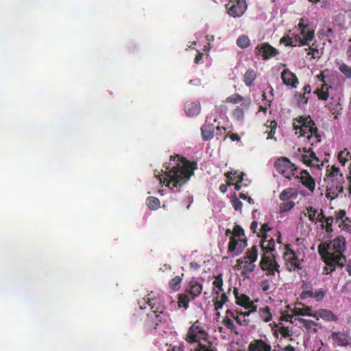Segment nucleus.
I'll return each mask as SVG.
<instances>
[{"instance_id": "nucleus-40", "label": "nucleus", "mask_w": 351, "mask_h": 351, "mask_svg": "<svg viewBox=\"0 0 351 351\" xmlns=\"http://www.w3.org/2000/svg\"><path fill=\"white\" fill-rule=\"evenodd\" d=\"M311 307L306 306L303 307V308H296L295 309V313L293 314L298 316H310L314 317V314L311 313Z\"/></svg>"}, {"instance_id": "nucleus-7", "label": "nucleus", "mask_w": 351, "mask_h": 351, "mask_svg": "<svg viewBox=\"0 0 351 351\" xmlns=\"http://www.w3.org/2000/svg\"><path fill=\"white\" fill-rule=\"evenodd\" d=\"M186 341L189 343H197L196 346L199 344L207 346L208 343H212L208 341V333L200 326L198 320L193 322V324L188 329Z\"/></svg>"}, {"instance_id": "nucleus-43", "label": "nucleus", "mask_w": 351, "mask_h": 351, "mask_svg": "<svg viewBox=\"0 0 351 351\" xmlns=\"http://www.w3.org/2000/svg\"><path fill=\"white\" fill-rule=\"evenodd\" d=\"M294 207V202L291 200L283 201V203L280 204V213H287Z\"/></svg>"}, {"instance_id": "nucleus-55", "label": "nucleus", "mask_w": 351, "mask_h": 351, "mask_svg": "<svg viewBox=\"0 0 351 351\" xmlns=\"http://www.w3.org/2000/svg\"><path fill=\"white\" fill-rule=\"evenodd\" d=\"M212 285L215 288H221L223 286L222 276L221 274L217 276L215 278V281L212 282Z\"/></svg>"}, {"instance_id": "nucleus-32", "label": "nucleus", "mask_w": 351, "mask_h": 351, "mask_svg": "<svg viewBox=\"0 0 351 351\" xmlns=\"http://www.w3.org/2000/svg\"><path fill=\"white\" fill-rule=\"evenodd\" d=\"M230 316L234 320L236 321V323L240 326H247L248 323H250V320L245 319V317L241 318L238 315H234V312L228 309L226 311V316Z\"/></svg>"}, {"instance_id": "nucleus-53", "label": "nucleus", "mask_w": 351, "mask_h": 351, "mask_svg": "<svg viewBox=\"0 0 351 351\" xmlns=\"http://www.w3.org/2000/svg\"><path fill=\"white\" fill-rule=\"evenodd\" d=\"M350 155V152H348L346 149H343L341 151V152L339 153V161L341 162V164L343 165V166L345 165V164L347 162V156Z\"/></svg>"}, {"instance_id": "nucleus-28", "label": "nucleus", "mask_w": 351, "mask_h": 351, "mask_svg": "<svg viewBox=\"0 0 351 351\" xmlns=\"http://www.w3.org/2000/svg\"><path fill=\"white\" fill-rule=\"evenodd\" d=\"M256 79V73L254 70H248L244 75H243V82L247 87H251L254 84V80Z\"/></svg>"}, {"instance_id": "nucleus-21", "label": "nucleus", "mask_w": 351, "mask_h": 351, "mask_svg": "<svg viewBox=\"0 0 351 351\" xmlns=\"http://www.w3.org/2000/svg\"><path fill=\"white\" fill-rule=\"evenodd\" d=\"M184 112L189 117L197 116L200 112V104L197 101H187L184 104Z\"/></svg>"}, {"instance_id": "nucleus-58", "label": "nucleus", "mask_w": 351, "mask_h": 351, "mask_svg": "<svg viewBox=\"0 0 351 351\" xmlns=\"http://www.w3.org/2000/svg\"><path fill=\"white\" fill-rule=\"evenodd\" d=\"M314 292L311 290L303 291L302 293H300V299L305 300L306 298H310L313 297Z\"/></svg>"}, {"instance_id": "nucleus-19", "label": "nucleus", "mask_w": 351, "mask_h": 351, "mask_svg": "<svg viewBox=\"0 0 351 351\" xmlns=\"http://www.w3.org/2000/svg\"><path fill=\"white\" fill-rule=\"evenodd\" d=\"M247 351H271V346L262 339H254L247 346Z\"/></svg>"}, {"instance_id": "nucleus-44", "label": "nucleus", "mask_w": 351, "mask_h": 351, "mask_svg": "<svg viewBox=\"0 0 351 351\" xmlns=\"http://www.w3.org/2000/svg\"><path fill=\"white\" fill-rule=\"evenodd\" d=\"M230 203H232V206L235 209V210L240 211L241 210V208L243 207V204L241 200L236 197V194L232 195V199H230Z\"/></svg>"}, {"instance_id": "nucleus-5", "label": "nucleus", "mask_w": 351, "mask_h": 351, "mask_svg": "<svg viewBox=\"0 0 351 351\" xmlns=\"http://www.w3.org/2000/svg\"><path fill=\"white\" fill-rule=\"evenodd\" d=\"M295 120L298 124L293 123V130H300V136L310 134L306 136V138L310 141L311 145L315 146L321 142V136L317 133V128L315 126L311 117L302 116Z\"/></svg>"}, {"instance_id": "nucleus-42", "label": "nucleus", "mask_w": 351, "mask_h": 351, "mask_svg": "<svg viewBox=\"0 0 351 351\" xmlns=\"http://www.w3.org/2000/svg\"><path fill=\"white\" fill-rule=\"evenodd\" d=\"M232 236L230 238H237V239H243L245 237V234L243 233V229L239 225H235L234 228H232Z\"/></svg>"}, {"instance_id": "nucleus-20", "label": "nucleus", "mask_w": 351, "mask_h": 351, "mask_svg": "<svg viewBox=\"0 0 351 351\" xmlns=\"http://www.w3.org/2000/svg\"><path fill=\"white\" fill-rule=\"evenodd\" d=\"M281 80H282L283 84L287 86H291L293 88L297 87V76L288 69H285V70L281 72Z\"/></svg>"}, {"instance_id": "nucleus-54", "label": "nucleus", "mask_w": 351, "mask_h": 351, "mask_svg": "<svg viewBox=\"0 0 351 351\" xmlns=\"http://www.w3.org/2000/svg\"><path fill=\"white\" fill-rule=\"evenodd\" d=\"M304 164L317 169H321L323 167V162H320L319 159H311V162H305Z\"/></svg>"}, {"instance_id": "nucleus-17", "label": "nucleus", "mask_w": 351, "mask_h": 351, "mask_svg": "<svg viewBox=\"0 0 351 351\" xmlns=\"http://www.w3.org/2000/svg\"><path fill=\"white\" fill-rule=\"evenodd\" d=\"M254 262L255 261L244 260L242 261V263H240L237 259L236 260L235 267L238 269H242V271H241V275H242L243 278H248L247 274L254 271Z\"/></svg>"}, {"instance_id": "nucleus-14", "label": "nucleus", "mask_w": 351, "mask_h": 351, "mask_svg": "<svg viewBox=\"0 0 351 351\" xmlns=\"http://www.w3.org/2000/svg\"><path fill=\"white\" fill-rule=\"evenodd\" d=\"M247 240H246V238L230 237L229 239L228 252L238 256L247 246Z\"/></svg>"}, {"instance_id": "nucleus-29", "label": "nucleus", "mask_w": 351, "mask_h": 351, "mask_svg": "<svg viewBox=\"0 0 351 351\" xmlns=\"http://www.w3.org/2000/svg\"><path fill=\"white\" fill-rule=\"evenodd\" d=\"M236 175V171L232 172V171H228L225 173V177L228 179V182H227L226 184H222L219 186V190H220V192L221 193H226V190H228V187L232 185V181L234 180V176Z\"/></svg>"}, {"instance_id": "nucleus-23", "label": "nucleus", "mask_w": 351, "mask_h": 351, "mask_svg": "<svg viewBox=\"0 0 351 351\" xmlns=\"http://www.w3.org/2000/svg\"><path fill=\"white\" fill-rule=\"evenodd\" d=\"M202 291V285L197 281L190 282L189 288L186 289V293L191 296V300H194L200 295Z\"/></svg>"}, {"instance_id": "nucleus-2", "label": "nucleus", "mask_w": 351, "mask_h": 351, "mask_svg": "<svg viewBox=\"0 0 351 351\" xmlns=\"http://www.w3.org/2000/svg\"><path fill=\"white\" fill-rule=\"evenodd\" d=\"M346 243L345 238L339 236L332 239L330 243H321L317 246V252L326 263V267H324V274H328L334 271L336 266L343 267L346 262L345 256L343 255Z\"/></svg>"}, {"instance_id": "nucleus-38", "label": "nucleus", "mask_w": 351, "mask_h": 351, "mask_svg": "<svg viewBox=\"0 0 351 351\" xmlns=\"http://www.w3.org/2000/svg\"><path fill=\"white\" fill-rule=\"evenodd\" d=\"M147 208L152 210H155L158 208L160 206V201L156 197H147Z\"/></svg>"}, {"instance_id": "nucleus-9", "label": "nucleus", "mask_w": 351, "mask_h": 351, "mask_svg": "<svg viewBox=\"0 0 351 351\" xmlns=\"http://www.w3.org/2000/svg\"><path fill=\"white\" fill-rule=\"evenodd\" d=\"M274 167L278 173L282 174L283 176L289 180L291 179V176H294V172L297 170L294 165L286 157L278 158L274 162Z\"/></svg>"}, {"instance_id": "nucleus-52", "label": "nucleus", "mask_w": 351, "mask_h": 351, "mask_svg": "<svg viewBox=\"0 0 351 351\" xmlns=\"http://www.w3.org/2000/svg\"><path fill=\"white\" fill-rule=\"evenodd\" d=\"M307 210V217H308V220L311 221H315V217L317 216V210L313 207L306 208Z\"/></svg>"}, {"instance_id": "nucleus-46", "label": "nucleus", "mask_w": 351, "mask_h": 351, "mask_svg": "<svg viewBox=\"0 0 351 351\" xmlns=\"http://www.w3.org/2000/svg\"><path fill=\"white\" fill-rule=\"evenodd\" d=\"M243 101V97L238 93L232 94V95L226 98V103L237 104Z\"/></svg>"}, {"instance_id": "nucleus-26", "label": "nucleus", "mask_w": 351, "mask_h": 351, "mask_svg": "<svg viewBox=\"0 0 351 351\" xmlns=\"http://www.w3.org/2000/svg\"><path fill=\"white\" fill-rule=\"evenodd\" d=\"M300 35L303 36V37L296 35L295 36V42H300V46H305L308 45V43L313 40L314 32L312 30H307L304 34L300 33Z\"/></svg>"}, {"instance_id": "nucleus-11", "label": "nucleus", "mask_w": 351, "mask_h": 351, "mask_svg": "<svg viewBox=\"0 0 351 351\" xmlns=\"http://www.w3.org/2000/svg\"><path fill=\"white\" fill-rule=\"evenodd\" d=\"M144 302L150 308V312L160 313L165 312V306L161 298L151 292L143 298Z\"/></svg>"}, {"instance_id": "nucleus-61", "label": "nucleus", "mask_w": 351, "mask_h": 351, "mask_svg": "<svg viewBox=\"0 0 351 351\" xmlns=\"http://www.w3.org/2000/svg\"><path fill=\"white\" fill-rule=\"evenodd\" d=\"M311 51L307 53L308 56H312L313 58L319 57V52L316 48L310 47Z\"/></svg>"}, {"instance_id": "nucleus-47", "label": "nucleus", "mask_w": 351, "mask_h": 351, "mask_svg": "<svg viewBox=\"0 0 351 351\" xmlns=\"http://www.w3.org/2000/svg\"><path fill=\"white\" fill-rule=\"evenodd\" d=\"M309 94L307 93H297L295 94V97H296L297 102L300 104H306L308 102V95Z\"/></svg>"}, {"instance_id": "nucleus-56", "label": "nucleus", "mask_w": 351, "mask_h": 351, "mask_svg": "<svg viewBox=\"0 0 351 351\" xmlns=\"http://www.w3.org/2000/svg\"><path fill=\"white\" fill-rule=\"evenodd\" d=\"M230 289H228V293H223L221 295H219V297H215V302H228V296H226V294L229 293Z\"/></svg>"}, {"instance_id": "nucleus-63", "label": "nucleus", "mask_w": 351, "mask_h": 351, "mask_svg": "<svg viewBox=\"0 0 351 351\" xmlns=\"http://www.w3.org/2000/svg\"><path fill=\"white\" fill-rule=\"evenodd\" d=\"M300 322H302L304 325H305V326H306L307 328H310L311 326H316V323L312 320L300 319Z\"/></svg>"}, {"instance_id": "nucleus-64", "label": "nucleus", "mask_w": 351, "mask_h": 351, "mask_svg": "<svg viewBox=\"0 0 351 351\" xmlns=\"http://www.w3.org/2000/svg\"><path fill=\"white\" fill-rule=\"evenodd\" d=\"M340 110H341V108L340 107L339 103H337L335 108H330V112H332V114H336L337 115L339 114Z\"/></svg>"}, {"instance_id": "nucleus-59", "label": "nucleus", "mask_w": 351, "mask_h": 351, "mask_svg": "<svg viewBox=\"0 0 351 351\" xmlns=\"http://www.w3.org/2000/svg\"><path fill=\"white\" fill-rule=\"evenodd\" d=\"M242 307H243L245 309H248L250 312H256L258 311V307H256V305H254V303L250 304H245V305H240Z\"/></svg>"}, {"instance_id": "nucleus-49", "label": "nucleus", "mask_w": 351, "mask_h": 351, "mask_svg": "<svg viewBox=\"0 0 351 351\" xmlns=\"http://www.w3.org/2000/svg\"><path fill=\"white\" fill-rule=\"evenodd\" d=\"M232 117L236 119V120L241 121L243 118V110L240 106L236 107L235 110L232 111Z\"/></svg>"}, {"instance_id": "nucleus-6", "label": "nucleus", "mask_w": 351, "mask_h": 351, "mask_svg": "<svg viewBox=\"0 0 351 351\" xmlns=\"http://www.w3.org/2000/svg\"><path fill=\"white\" fill-rule=\"evenodd\" d=\"M167 318L168 315L166 312L150 311L147 313L142 318L144 331L150 332L158 329L160 326L166 324Z\"/></svg>"}, {"instance_id": "nucleus-4", "label": "nucleus", "mask_w": 351, "mask_h": 351, "mask_svg": "<svg viewBox=\"0 0 351 351\" xmlns=\"http://www.w3.org/2000/svg\"><path fill=\"white\" fill-rule=\"evenodd\" d=\"M325 182L327 184V186H326V189H327L326 197L328 199L333 200L343 193V184L345 183V178H343V173L339 171V168L335 165L328 166Z\"/></svg>"}, {"instance_id": "nucleus-8", "label": "nucleus", "mask_w": 351, "mask_h": 351, "mask_svg": "<svg viewBox=\"0 0 351 351\" xmlns=\"http://www.w3.org/2000/svg\"><path fill=\"white\" fill-rule=\"evenodd\" d=\"M283 260H285V270L288 272H293L302 269L300 261L298 258L295 252L290 248V245H285V252H283Z\"/></svg>"}, {"instance_id": "nucleus-60", "label": "nucleus", "mask_w": 351, "mask_h": 351, "mask_svg": "<svg viewBox=\"0 0 351 351\" xmlns=\"http://www.w3.org/2000/svg\"><path fill=\"white\" fill-rule=\"evenodd\" d=\"M326 295V292L322 291H318L313 294V298L316 299L317 301L321 300L324 298V295Z\"/></svg>"}, {"instance_id": "nucleus-34", "label": "nucleus", "mask_w": 351, "mask_h": 351, "mask_svg": "<svg viewBox=\"0 0 351 351\" xmlns=\"http://www.w3.org/2000/svg\"><path fill=\"white\" fill-rule=\"evenodd\" d=\"M190 302V298H189V295L186 294H179L178 295V306L180 308L183 307L184 309H187L189 308V302Z\"/></svg>"}, {"instance_id": "nucleus-27", "label": "nucleus", "mask_w": 351, "mask_h": 351, "mask_svg": "<svg viewBox=\"0 0 351 351\" xmlns=\"http://www.w3.org/2000/svg\"><path fill=\"white\" fill-rule=\"evenodd\" d=\"M258 258V247L256 245L251 247L250 249L247 250L244 254V256L239 258V262H241L244 260H249L252 261H256Z\"/></svg>"}, {"instance_id": "nucleus-31", "label": "nucleus", "mask_w": 351, "mask_h": 351, "mask_svg": "<svg viewBox=\"0 0 351 351\" xmlns=\"http://www.w3.org/2000/svg\"><path fill=\"white\" fill-rule=\"evenodd\" d=\"M258 313H259L261 320L264 321L265 323H267L271 320V313H270V308L268 306L259 308Z\"/></svg>"}, {"instance_id": "nucleus-41", "label": "nucleus", "mask_w": 351, "mask_h": 351, "mask_svg": "<svg viewBox=\"0 0 351 351\" xmlns=\"http://www.w3.org/2000/svg\"><path fill=\"white\" fill-rule=\"evenodd\" d=\"M195 351H217L213 343H208V345H202L199 343L193 348Z\"/></svg>"}, {"instance_id": "nucleus-3", "label": "nucleus", "mask_w": 351, "mask_h": 351, "mask_svg": "<svg viewBox=\"0 0 351 351\" xmlns=\"http://www.w3.org/2000/svg\"><path fill=\"white\" fill-rule=\"evenodd\" d=\"M261 248L263 251L261 254V270L265 271L267 276H274L275 273L279 274V265L276 261L275 255L271 252L275 250V241L271 237L268 239V236H263V240L261 242Z\"/></svg>"}, {"instance_id": "nucleus-13", "label": "nucleus", "mask_w": 351, "mask_h": 351, "mask_svg": "<svg viewBox=\"0 0 351 351\" xmlns=\"http://www.w3.org/2000/svg\"><path fill=\"white\" fill-rule=\"evenodd\" d=\"M247 240H246V238L230 237L229 239L228 252L238 256L247 246Z\"/></svg>"}, {"instance_id": "nucleus-36", "label": "nucleus", "mask_w": 351, "mask_h": 351, "mask_svg": "<svg viewBox=\"0 0 351 351\" xmlns=\"http://www.w3.org/2000/svg\"><path fill=\"white\" fill-rule=\"evenodd\" d=\"M339 71L342 73L343 75L346 76V79L351 77V66H348L344 62L339 64Z\"/></svg>"}, {"instance_id": "nucleus-51", "label": "nucleus", "mask_w": 351, "mask_h": 351, "mask_svg": "<svg viewBox=\"0 0 351 351\" xmlns=\"http://www.w3.org/2000/svg\"><path fill=\"white\" fill-rule=\"evenodd\" d=\"M280 43L284 45L285 46H290L291 47H295V45L293 44V40L289 36H285L281 39H280Z\"/></svg>"}, {"instance_id": "nucleus-62", "label": "nucleus", "mask_w": 351, "mask_h": 351, "mask_svg": "<svg viewBox=\"0 0 351 351\" xmlns=\"http://www.w3.org/2000/svg\"><path fill=\"white\" fill-rule=\"evenodd\" d=\"M328 219V217H326L322 212L317 214V216H315V220H317V221H319L320 223H323V221H326V219Z\"/></svg>"}, {"instance_id": "nucleus-10", "label": "nucleus", "mask_w": 351, "mask_h": 351, "mask_svg": "<svg viewBox=\"0 0 351 351\" xmlns=\"http://www.w3.org/2000/svg\"><path fill=\"white\" fill-rule=\"evenodd\" d=\"M247 8V5L245 0H232L226 5V9L228 10L229 16L232 18H239L243 16Z\"/></svg>"}, {"instance_id": "nucleus-24", "label": "nucleus", "mask_w": 351, "mask_h": 351, "mask_svg": "<svg viewBox=\"0 0 351 351\" xmlns=\"http://www.w3.org/2000/svg\"><path fill=\"white\" fill-rule=\"evenodd\" d=\"M200 132H202V138L205 141L212 139L214 136V125L213 123H205L200 128Z\"/></svg>"}, {"instance_id": "nucleus-15", "label": "nucleus", "mask_w": 351, "mask_h": 351, "mask_svg": "<svg viewBox=\"0 0 351 351\" xmlns=\"http://www.w3.org/2000/svg\"><path fill=\"white\" fill-rule=\"evenodd\" d=\"M346 215V212L344 210L335 211V223H339V227L342 231L351 234L350 220Z\"/></svg>"}, {"instance_id": "nucleus-45", "label": "nucleus", "mask_w": 351, "mask_h": 351, "mask_svg": "<svg viewBox=\"0 0 351 351\" xmlns=\"http://www.w3.org/2000/svg\"><path fill=\"white\" fill-rule=\"evenodd\" d=\"M335 222V216L334 217H328L326 219V221H324V223H326V225L322 224V228H325L326 232L328 233H330L332 232V223Z\"/></svg>"}, {"instance_id": "nucleus-33", "label": "nucleus", "mask_w": 351, "mask_h": 351, "mask_svg": "<svg viewBox=\"0 0 351 351\" xmlns=\"http://www.w3.org/2000/svg\"><path fill=\"white\" fill-rule=\"evenodd\" d=\"M296 197L297 193H293V189L291 187L283 190L282 192L280 193V195H278V198H280L281 201H289L290 198Z\"/></svg>"}, {"instance_id": "nucleus-1", "label": "nucleus", "mask_w": 351, "mask_h": 351, "mask_svg": "<svg viewBox=\"0 0 351 351\" xmlns=\"http://www.w3.org/2000/svg\"><path fill=\"white\" fill-rule=\"evenodd\" d=\"M164 168L166 171L165 178H162L160 174L156 175L160 183L173 190L176 188H180L185 184L190 177L193 175V170L197 169L196 162H189L184 158H182V165L176 163L172 168L169 167V163L164 164Z\"/></svg>"}, {"instance_id": "nucleus-57", "label": "nucleus", "mask_w": 351, "mask_h": 351, "mask_svg": "<svg viewBox=\"0 0 351 351\" xmlns=\"http://www.w3.org/2000/svg\"><path fill=\"white\" fill-rule=\"evenodd\" d=\"M244 175L245 174H243V173L242 172L240 174H239V176H235V179H237V182H236L235 184H232V185L235 186L236 191H239V190H241V185L239 184V183H241V182L243 181V177Z\"/></svg>"}, {"instance_id": "nucleus-35", "label": "nucleus", "mask_w": 351, "mask_h": 351, "mask_svg": "<svg viewBox=\"0 0 351 351\" xmlns=\"http://www.w3.org/2000/svg\"><path fill=\"white\" fill-rule=\"evenodd\" d=\"M182 276L183 275L176 276V277L173 278L169 282V289L174 291H178L180 289V283L182 282Z\"/></svg>"}, {"instance_id": "nucleus-48", "label": "nucleus", "mask_w": 351, "mask_h": 351, "mask_svg": "<svg viewBox=\"0 0 351 351\" xmlns=\"http://www.w3.org/2000/svg\"><path fill=\"white\" fill-rule=\"evenodd\" d=\"M269 131H268L267 132V139H274V141H276V138L275 136H274V135L275 134V130H276V127H277V123H276L275 121H272L271 122H269Z\"/></svg>"}, {"instance_id": "nucleus-37", "label": "nucleus", "mask_w": 351, "mask_h": 351, "mask_svg": "<svg viewBox=\"0 0 351 351\" xmlns=\"http://www.w3.org/2000/svg\"><path fill=\"white\" fill-rule=\"evenodd\" d=\"M274 332V337L277 338L278 337V333L281 334L283 338L290 337L291 332L289 330V328L285 326H280L278 329L273 330Z\"/></svg>"}, {"instance_id": "nucleus-25", "label": "nucleus", "mask_w": 351, "mask_h": 351, "mask_svg": "<svg viewBox=\"0 0 351 351\" xmlns=\"http://www.w3.org/2000/svg\"><path fill=\"white\" fill-rule=\"evenodd\" d=\"M232 293H234V296H235L236 300V305L238 306H244L246 304H254L253 301L250 299L247 295L240 294L238 292V289L237 288H234L232 290Z\"/></svg>"}, {"instance_id": "nucleus-22", "label": "nucleus", "mask_w": 351, "mask_h": 351, "mask_svg": "<svg viewBox=\"0 0 351 351\" xmlns=\"http://www.w3.org/2000/svg\"><path fill=\"white\" fill-rule=\"evenodd\" d=\"M300 182L304 186L310 190L311 192L314 191L315 181L314 179L308 173L307 171L303 170L300 173Z\"/></svg>"}, {"instance_id": "nucleus-18", "label": "nucleus", "mask_w": 351, "mask_h": 351, "mask_svg": "<svg viewBox=\"0 0 351 351\" xmlns=\"http://www.w3.org/2000/svg\"><path fill=\"white\" fill-rule=\"evenodd\" d=\"M330 339L340 347H346L350 345V336L345 332H332Z\"/></svg>"}, {"instance_id": "nucleus-39", "label": "nucleus", "mask_w": 351, "mask_h": 351, "mask_svg": "<svg viewBox=\"0 0 351 351\" xmlns=\"http://www.w3.org/2000/svg\"><path fill=\"white\" fill-rule=\"evenodd\" d=\"M236 45L241 49H246L250 46V39L247 36L242 35L236 40Z\"/></svg>"}, {"instance_id": "nucleus-12", "label": "nucleus", "mask_w": 351, "mask_h": 351, "mask_svg": "<svg viewBox=\"0 0 351 351\" xmlns=\"http://www.w3.org/2000/svg\"><path fill=\"white\" fill-rule=\"evenodd\" d=\"M256 55L261 56L263 60H269L278 55V51L268 43H264L256 47Z\"/></svg>"}, {"instance_id": "nucleus-30", "label": "nucleus", "mask_w": 351, "mask_h": 351, "mask_svg": "<svg viewBox=\"0 0 351 351\" xmlns=\"http://www.w3.org/2000/svg\"><path fill=\"white\" fill-rule=\"evenodd\" d=\"M314 94L317 95V99L323 101H326L328 98V87L326 84H322L320 88H317L314 90Z\"/></svg>"}, {"instance_id": "nucleus-50", "label": "nucleus", "mask_w": 351, "mask_h": 351, "mask_svg": "<svg viewBox=\"0 0 351 351\" xmlns=\"http://www.w3.org/2000/svg\"><path fill=\"white\" fill-rule=\"evenodd\" d=\"M222 325L225 326L226 328L230 331H233V330H234V324H233L232 320L228 317V316H225L223 319H222Z\"/></svg>"}, {"instance_id": "nucleus-16", "label": "nucleus", "mask_w": 351, "mask_h": 351, "mask_svg": "<svg viewBox=\"0 0 351 351\" xmlns=\"http://www.w3.org/2000/svg\"><path fill=\"white\" fill-rule=\"evenodd\" d=\"M313 315L312 317H316L317 320L321 319L328 322H337L338 321V316L333 313L332 311L325 308L317 309Z\"/></svg>"}]
</instances>
